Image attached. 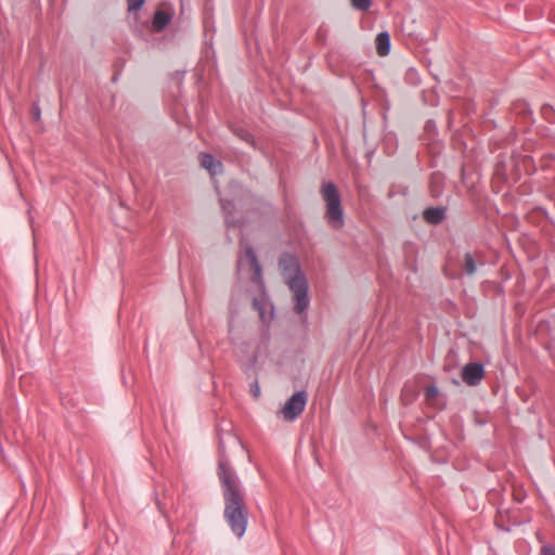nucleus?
<instances>
[{
  "instance_id": "3",
  "label": "nucleus",
  "mask_w": 555,
  "mask_h": 555,
  "mask_svg": "<svg viewBox=\"0 0 555 555\" xmlns=\"http://www.w3.org/2000/svg\"><path fill=\"white\" fill-rule=\"evenodd\" d=\"M247 263L249 266L250 281L258 286L260 292L259 297H254L253 299V308L258 312L262 322H266L268 319L273 318V307L269 302L268 296L264 291V281L262 278V267L259 262V259L256 255L253 246L247 245L245 247L244 257H240L237 260V268H241Z\"/></svg>"
},
{
  "instance_id": "13",
  "label": "nucleus",
  "mask_w": 555,
  "mask_h": 555,
  "mask_svg": "<svg viewBox=\"0 0 555 555\" xmlns=\"http://www.w3.org/2000/svg\"><path fill=\"white\" fill-rule=\"evenodd\" d=\"M539 168L543 172H548L551 169L555 170V156L552 154L544 155L541 157ZM546 184H555V175L543 176Z\"/></svg>"
},
{
  "instance_id": "35",
  "label": "nucleus",
  "mask_w": 555,
  "mask_h": 555,
  "mask_svg": "<svg viewBox=\"0 0 555 555\" xmlns=\"http://www.w3.org/2000/svg\"><path fill=\"white\" fill-rule=\"evenodd\" d=\"M332 55H333V51H328V53H327V55H326V57H327V60H328V61L331 60Z\"/></svg>"
},
{
  "instance_id": "21",
  "label": "nucleus",
  "mask_w": 555,
  "mask_h": 555,
  "mask_svg": "<svg viewBox=\"0 0 555 555\" xmlns=\"http://www.w3.org/2000/svg\"><path fill=\"white\" fill-rule=\"evenodd\" d=\"M451 144L455 150L462 153H464L466 150V143L463 140L462 133L460 131H456L452 134Z\"/></svg>"
},
{
  "instance_id": "7",
  "label": "nucleus",
  "mask_w": 555,
  "mask_h": 555,
  "mask_svg": "<svg viewBox=\"0 0 555 555\" xmlns=\"http://www.w3.org/2000/svg\"><path fill=\"white\" fill-rule=\"evenodd\" d=\"M513 162L512 153H500L496 157L492 182L496 184L507 183L508 181L514 182L513 172H511V163Z\"/></svg>"
},
{
  "instance_id": "27",
  "label": "nucleus",
  "mask_w": 555,
  "mask_h": 555,
  "mask_svg": "<svg viewBox=\"0 0 555 555\" xmlns=\"http://www.w3.org/2000/svg\"><path fill=\"white\" fill-rule=\"evenodd\" d=\"M30 114L35 121H39L41 118V109L38 103L34 102L30 107Z\"/></svg>"
},
{
  "instance_id": "9",
  "label": "nucleus",
  "mask_w": 555,
  "mask_h": 555,
  "mask_svg": "<svg viewBox=\"0 0 555 555\" xmlns=\"http://www.w3.org/2000/svg\"><path fill=\"white\" fill-rule=\"evenodd\" d=\"M485 255L482 251H466L460 260V267L464 274L474 275L477 272L478 266H485Z\"/></svg>"
},
{
  "instance_id": "10",
  "label": "nucleus",
  "mask_w": 555,
  "mask_h": 555,
  "mask_svg": "<svg viewBox=\"0 0 555 555\" xmlns=\"http://www.w3.org/2000/svg\"><path fill=\"white\" fill-rule=\"evenodd\" d=\"M511 113L519 118L526 128H529L533 124L532 111L529 104L524 100L514 101L511 106Z\"/></svg>"
},
{
  "instance_id": "29",
  "label": "nucleus",
  "mask_w": 555,
  "mask_h": 555,
  "mask_svg": "<svg viewBox=\"0 0 555 555\" xmlns=\"http://www.w3.org/2000/svg\"><path fill=\"white\" fill-rule=\"evenodd\" d=\"M250 393L253 395V397L255 399L259 398V396H260V386H259L258 380H255L254 383L250 384Z\"/></svg>"
},
{
  "instance_id": "1",
  "label": "nucleus",
  "mask_w": 555,
  "mask_h": 555,
  "mask_svg": "<svg viewBox=\"0 0 555 555\" xmlns=\"http://www.w3.org/2000/svg\"><path fill=\"white\" fill-rule=\"evenodd\" d=\"M217 475L224 502L223 518L232 533L236 538H242L247 529L249 517L246 495L223 451L219 454Z\"/></svg>"
},
{
  "instance_id": "23",
  "label": "nucleus",
  "mask_w": 555,
  "mask_h": 555,
  "mask_svg": "<svg viewBox=\"0 0 555 555\" xmlns=\"http://www.w3.org/2000/svg\"><path fill=\"white\" fill-rule=\"evenodd\" d=\"M542 117L550 124L555 122V109L548 104H544L541 107Z\"/></svg>"
},
{
  "instance_id": "32",
  "label": "nucleus",
  "mask_w": 555,
  "mask_h": 555,
  "mask_svg": "<svg viewBox=\"0 0 555 555\" xmlns=\"http://www.w3.org/2000/svg\"><path fill=\"white\" fill-rule=\"evenodd\" d=\"M454 119V113L453 109H448L447 112V127L449 130H451Z\"/></svg>"
},
{
  "instance_id": "20",
  "label": "nucleus",
  "mask_w": 555,
  "mask_h": 555,
  "mask_svg": "<svg viewBox=\"0 0 555 555\" xmlns=\"http://www.w3.org/2000/svg\"><path fill=\"white\" fill-rule=\"evenodd\" d=\"M328 28L325 24H321L315 33V42L325 47L327 44Z\"/></svg>"
},
{
  "instance_id": "16",
  "label": "nucleus",
  "mask_w": 555,
  "mask_h": 555,
  "mask_svg": "<svg viewBox=\"0 0 555 555\" xmlns=\"http://www.w3.org/2000/svg\"><path fill=\"white\" fill-rule=\"evenodd\" d=\"M512 157L513 162L511 163V172H513L514 182H517L524 173L526 175V167L521 159V153L513 151Z\"/></svg>"
},
{
  "instance_id": "19",
  "label": "nucleus",
  "mask_w": 555,
  "mask_h": 555,
  "mask_svg": "<svg viewBox=\"0 0 555 555\" xmlns=\"http://www.w3.org/2000/svg\"><path fill=\"white\" fill-rule=\"evenodd\" d=\"M147 0H126L127 14L132 15L133 20L138 22L140 20V11L143 9Z\"/></svg>"
},
{
  "instance_id": "12",
  "label": "nucleus",
  "mask_w": 555,
  "mask_h": 555,
  "mask_svg": "<svg viewBox=\"0 0 555 555\" xmlns=\"http://www.w3.org/2000/svg\"><path fill=\"white\" fill-rule=\"evenodd\" d=\"M198 158L201 166L205 168L211 177L221 175L223 172L222 162L216 159L212 154L202 152Z\"/></svg>"
},
{
  "instance_id": "26",
  "label": "nucleus",
  "mask_w": 555,
  "mask_h": 555,
  "mask_svg": "<svg viewBox=\"0 0 555 555\" xmlns=\"http://www.w3.org/2000/svg\"><path fill=\"white\" fill-rule=\"evenodd\" d=\"M398 193L405 195L408 193V188L406 186L401 188V186H397V185L392 184L388 190L387 196L389 198H392Z\"/></svg>"
},
{
  "instance_id": "5",
  "label": "nucleus",
  "mask_w": 555,
  "mask_h": 555,
  "mask_svg": "<svg viewBox=\"0 0 555 555\" xmlns=\"http://www.w3.org/2000/svg\"><path fill=\"white\" fill-rule=\"evenodd\" d=\"M176 16V8L169 0H162L155 5L150 28L154 34L165 31Z\"/></svg>"
},
{
  "instance_id": "15",
  "label": "nucleus",
  "mask_w": 555,
  "mask_h": 555,
  "mask_svg": "<svg viewBox=\"0 0 555 555\" xmlns=\"http://www.w3.org/2000/svg\"><path fill=\"white\" fill-rule=\"evenodd\" d=\"M376 52L379 56H387L390 52L391 41L387 31H382L375 39Z\"/></svg>"
},
{
  "instance_id": "11",
  "label": "nucleus",
  "mask_w": 555,
  "mask_h": 555,
  "mask_svg": "<svg viewBox=\"0 0 555 555\" xmlns=\"http://www.w3.org/2000/svg\"><path fill=\"white\" fill-rule=\"evenodd\" d=\"M448 208L446 206H430L423 210V220L430 225H439L447 219Z\"/></svg>"
},
{
  "instance_id": "31",
  "label": "nucleus",
  "mask_w": 555,
  "mask_h": 555,
  "mask_svg": "<svg viewBox=\"0 0 555 555\" xmlns=\"http://www.w3.org/2000/svg\"><path fill=\"white\" fill-rule=\"evenodd\" d=\"M424 128H425L426 132H436V130H437L436 121L433 119L427 120Z\"/></svg>"
},
{
  "instance_id": "6",
  "label": "nucleus",
  "mask_w": 555,
  "mask_h": 555,
  "mask_svg": "<svg viewBox=\"0 0 555 555\" xmlns=\"http://www.w3.org/2000/svg\"><path fill=\"white\" fill-rule=\"evenodd\" d=\"M307 401L308 393L305 390L293 393L281 410L284 420L289 422L296 420L304 412Z\"/></svg>"
},
{
  "instance_id": "33",
  "label": "nucleus",
  "mask_w": 555,
  "mask_h": 555,
  "mask_svg": "<svg viewBox=\"0 0 555 555\" xmlns=\"http://www.w3.org/2000/svg\"><path fill=\"white\" fill-rule=\"evenodd\" d=\"M222 208L225 212H228L230 208H234V205L232 202H223Z\"/></svg>"
},
{
  "instance_id": "2",
  "label": "nucleus",
  "mask_w": 555,
  "mask_h": 555,
  "mask_svg": "<svg viewBox=\"0 0 555 555\" xmlns=\"http://www.w3.org/2000/svg\"><path fill=\"white\" fill-rule=\"evenodd\" d=\"M279 266L293 293L295 312L304 313L310 305L309 286L306 275L300 270L298 259L295 255L283 253L280 256Z\"/></svg>"
},
{
  "instance_id": "25",
  "label": "nucleus",
  "mask_w": 555,
  "mask_h": 555,
  "mask_svg": "<svg viewBox=\"0 0 555 555\" xmlns=\"http://www.w3.org/2000/svg\"><path fill=\"white\" fill-rule=\"evenodd\" d=\"M540 328H546L548 331L550 336H552V338H555V317H552L550 320L542 321L540 323Z\"/></svg>"
},
{
  "instance_id": "14",
  "label": "nucleus",
  "mask_w": 555,
  "mask_h": 555,
  "mask_svg": "<svg viewBox=\"0 0 555 555\" xmlns=\"http://www.w3.org/2000/svg\"><path fill=\"white\" fill-rule=\"evenodd\" d=\"M443 175L439 171L433 172L429 179V194L433 198H438L443 192Z\"/></svg>"
},
{
  "instance_id": "22",
  "label": "nucleus",
  "mask_w": 555,
  "mask_h": 555,
  "mask_svg": "<svg viewBox=\"0 0 555 555\" xmlns=\"http://www.w3.org/2000/svg\"><path fill=\"white\" fill-rule=\"evenodd\" d=\"M521 159L524 162V165L526 167V175L531 176L537 172L538 166L535 165L533 158L530 155H522Z\"/></svg>"
},
{
  "instance_id": "8",
  "label": "nucleus",
  "mask_w": 555,
  "mask_h": 555,
  "mask_svg": "<svg viewBox=\"0 0 555 555\" xmlns=\"http://www.w3.org/2000/svg\"><path fill=\"white\" fill-rule=\"evenodd\" d=\"M462 380L467 386H478L485 377V366L480 362H469L463 366L461 372Z\"/></svg>"
},
{
  "instance_id": "17",
  "label": "nucleus",
  "mask_w": 555,
  "mask_h": 555,
  "mask_svg": "<svg viewBox=\"0 0 555 555\" xmlns=\"http://www.w3.org/2000/svg\"><path fill=\"white\" fill-rule=\"evenodd\" d=\"M424 395H425V400L428 405L438 408V409L444 408V403L440 404L438 401V399L440 397V391L435 385H429V386L425 387Z\"/></svg>"
},
{
  "instance_id": "28",
  "label": "nucleus",
  "mask_w": 555,
  "mask_h": 555,
  "mask_svg": "<svg viewBox=\"0 0 555 555\" xmlns=\"http://www.w3.org/2000/svg\"><path fill=\"white\" fill-rule=\"evenodd\" d=\"M539 555H555V545H552V544L543 545L540 550Z\"/></svg>"
},
{
  "instance_id": "30",
  "label": "nucleus",
  "mask_w": 555,
  "mask_h": 555,
  "mask_svg": "<svg viewBox=\"0 0 555 555\" xmlns=\"http://www.w3.org/2000/svg\"><path fill=\"white\" fill-rule=\"evenodd\" d=\"M461 181L463 184H467V166L465 163L461 164Z\"/></svg>"
},
{
  "instance_id": "18",
  "label": "nucleus",
  "mask_w": 555,
  "mask_h": 555,
  "mask_svg": "<svg viewBox=\"0 0 555 555\" xmlns=\"http://www.w3.org/2000/svg\"><path fill=\"white\" fill-rule=\"evenodd\" d=\"M230 129L233 132V134L236 135L238 139H241L242 141L248 143L254 149H257V143L255 141V138H254L253 133L248 129H246L243 126H238V125H232L230 127Z\"/></svg>"
},
{
  "instance_id": "34",
  "label": "nucleus",
  "mask_w": 555,
  "mask_h": 555,
  "mask_svg": "<svg viewBox=\"0 0 555 555\" xmlns=\"http://www.w3.org/2000/svg\"><path fill=\"white\" fill-rule=\"evenodd\" d=\"M545 175H555V170L551 169L548 172H543V176H545Z\"/></svg>"
},
{
  "instance_id": "4",
  "label": "nucleus",
  "mask_w": 555,
  "mask_h": 555,
  "mask_svg": "<svg viewBox=\"0 0 555 555\" xmlns=\"http://www.w3.org/2000/svg\"><path fill=\"white\" fill-rule=\"evenodd\" d=\"M320 193L325 202V219L327 224L335 230H340L345 225V219L338 188L332 181H323Z\"/></svg>"
},
{
  "instance_id": "24",
  "label": "nucleus",
  "mask_w": 555,
  "mask_h": 555,
  "mask_svg": "<svg viewBox=\"0 0 555 555\" xmlns=\"http://www.w3.org/2000/svg\"><path fill=\"white\" fill-rule=\"evenodd\" d=\"M351 5L359 11L365 12L372 5V0H350Z\"/></svg>"
}]
</instances>
